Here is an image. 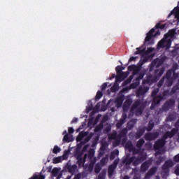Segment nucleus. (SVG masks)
Returning <instances> with one entry per match:
<instances>
[{"label":"nucleus","instance_id":"obj_1","mask_svg":"<svg viewBox=\"0 0 179 179\" xmlns=\"http://www.w3.org/2000/svg\"><path fill=\"white\" fill-rule=\"evenodd\" d=\"M174 34H176V30H171L164 36V38L159 42L158 47L161 48H170V47H171V42L174 40Z\"/></svg>","mask_w":179,"mask_h":179},{"label":"nucleus","instance_id":"obj_2","mask_svg":"<svg viewBox=\"0 0 179 179\" xmlns=\"http://www.w3.org/2000/svg\"><path fill=\"white\" fill-rule=\"evenodd\" d=\"M121 66H117L116 67V72L118 73V75L116 76V83L115 85L112 87V92H115L116 90H118V82H122L123 80L128 76V74L126 73H121Z\"/></svg>","mask_w":179,"mask_h":179},{"label":"nucleus","instance_id":"obj_3","mask_svg":"<svg viewBox=\"0 0 179 179\" xmlns=\"http://www.w3.org/2000/svg\"><path fill=\"white\" fill-rule=\"evenodd\" d=\"M177 132L176 129H173L171 132H167L164 135L163 139L159 140L155 143V145H154V148L155 150H159L161 148H163L164 146V140L167 139V138H173V136Z\"/></svg>","mask_w":179,"mask_h":179},{"label":"nucleus","instance_id":"obj_4","mask_svg":"<svg viewBox=\"0 0 179 179\" xmlns=\"http://www.w3.org/2000/svg\"><path fill=\"white\" fill-rule=\"evenodd\" d=\"M143 107H145V106L143 103H142V102L136 101L134 104L131 110L133 113H136L137 115H141V114H142V110H143Z\"/></svg>","mask_w":179,"mask_h":179},{"label":"nucleus","instance_id":"obj_5","mask_svg":"<svg viewBox=\"0 0 179 179\" xmlns=\"http://www.w3.org/2000/svg\"><path fill=\"white\" fill-rule=\"evenodd\" d=\"M68 156H69V152L66 151L64 152L63 156L53 158L52 162L55 164H58V163H61L62 160H65V159H68Z\"/></svg>","mask_w":179,"mask_h":179},{"label":"nucleus","instance_id":"obj_6","mask_svg":"<svg viewBox=\"0 0 179 179\" xmlns=\"http://www.w3.org/2000/svg\"><path fill=\"white\" fill-rule=\"evenodd\" d=\"M76 139L77 142H80V141H85L84 143H86V142H89L90 138L87 137V133L82 131L78 136Z\"/></svg>","mask_w":179,"mask_h":179},{"label":"nucleus","instance_id":"obj_7","mask_svg":"<svg viewBox=\"0 0 179 179\" xmlns=\"http://www.w3.org/2000/svg\"><path fill=\"white\" fill-rule=\"evenodd\" d=\"M123 100H124V95H122V94H120L115 101L117 108L121 107V106H122Z\"/></svg>","mask_w":179,"mask_h":179},{"label":"nucleus","instance_id":"obj_8","mask_svg":"<svg viewBox=\"0 0 179 179\" xmlns=\"http://www.w3.org/2000/svg\"><path fill=\"white\" fill-rule=\"evenodd\" d=\"M117 164H118V161L115 160L114 162V164L109 166L108 173H109L110 177L113 176V173H114V170L115 169V167H117Z\"/></svg>","mask_w":179,"mask_h":179},{"label":"nucleus","instance_id":"obj_9","mask_svg":"<svg viewBox=\"0 0 179 179\" xmlns=\"http://www.w3.org/2000/svg\"><path fill=\"white\" fill-rule=\"evenodd\" d=\"M157 136H158L157 133H155V134L150 133L145 136V139L147 141H153V139H156V138H157Z\"/></svg>","mask_w":179,"mask_h":179},{"label":"nucleus","instance_id":"obj_10","mask_svg":"<svg viewBox=\"0 0 179 179\" xmlns=\"http://www.w3.org/2000/svg\"><path fill=\"white\" fill-rule=\"evenodd\" d=\"M155 31V29H152L148 34L145 38V41H150L152 37H153V33Z\"/></svg>","mask_w":179,"mask_h":179},{"label":"nucleus","instance_id":"obj_11","mask_svg":"<svg viewBox=\"0 0 179 179\" xmlns=\"http://www.w3.org/2000/svg\"><path fill=\"white\" fill-rule=\"evenodd\" d=\"M149 166H150V161L144 163L142 166H141V170L142 171H146L148 170V169H149Z\"/></svg>","mask_w":179,"mask_h":179},{"label":"nucleus","instance_id":"obj_12","mask_svg":"<svg viewBox=\"0 0 179 179\" xmlns=\"http://www.w3.org/2000/svg\"><path fill=\"white\" fill-rule=\"evenodd\" d=\"M131 103H132V101L131 100V99H127L123 106V109L124 110H127V108H128V107L131 106Z\"/></svg>","mask_w":179,"mask_h":179},{"label":"nucleus","instance_id":"obj_13","mask_svg":"<svg viewBox=\"0 0 179 179\" xmlns=\"http://www.w3.org/2000/svg\"><path fill=\"white\" fill-rule=\"evenodd\" d=\"M171 75H173V78H176V76H177V74L174 73V71L171 70L166 74V78H168V80H170V78H171Z\"/></svg>","mask_w":179,"mask_h":179},{"label":"nucleus","instance_id":"obj_14","mask_svg":"<svg viewBox=\"0 0 179 179\" xmlns=\"http://www.w3.org/2000/svg\"><path fill=\"white\" fill-rule=\"evenodd\" d=\"M148 90V88L141 87L138 91V94H145Z\"/></svg>","mask_w":179,"mask_h":179},{"label":"nucleus","instance_id":"obj_15","mask_svg":"<svg viewBox=\"0 0 179 179\" xmlns=\"http://www.w3.org/2000/svg\"><path fill=\"white\" fill-rule=\"evenodd\" d=\"M63 141H65V142H72V141H73V139L72 138V136L66 134L64 136Z\"/></svg>","mask_w":179,"mask_h":179},{"label":"nucleus","instance_id":"obj_16","mask_svg":"<svg viewBox=\"0 0 179 179\" xmlns=\"http://www.w3.org/2000/svg\"><path fill=\"white\" fill-rule=\"evenodd\" d=\"M154 173H156V168H153L151 169L147 174V176L145 177V179H148V177H150V176H153Z\"/></svg>","mask_w":179,"mask_h":179},{"label":"nucleus","instance_id":"obj_17","mask_svg":"<svg viewBox=\"0 0 179 179\" xmlns=\"http://www.w3.org/2000/svg\"><path fill=\"white\" fill-rule=\"evenodd\" d=\"M127 149H129V152H132L134 150V146L132 145V143H127L126 144Z\"/></svg>","mask_w":179,"mask_h":179},{"label":"nucleus","instance_id":"obj_18","mask_svg":"<svg viewBox=\"0 0 179 179\" xmlns=\"http://www.w3.org/2000/svg\"><path fill=\"white\" fill-rule=\"evenodd\" d=\"M166 27H167V24H162L159 23L156 25L157 29H166Z\"/></svg>","mask_w":179,"mask_h":179},{"label":"nucleus","instance_id":"obj_19","mask_svg":"<svg viewBox=\"0 0 179 179\" xmlns=\"http://www.w3.org/2000/svg\"><path fill=\"white\" fill-rule=\"evenodd\" d=\"M139 86V79L138 78L136 82L131 85V89H135V87H138Z\"/></svg>","mask_w":179,"mask_h":179},{"label":"nucleus","instance_id":"obj_20","mask_svg":"<svg viewBox=\"0 0 179 179\" xmlns=\"http://www.w3.org/2000/svg\"><path fill=\"white\" fill-rule=\"evenodd\" d=\"M137 51L135 52V54H143L145 52V48H136Z\"/></svg>","mask_w":179,"mask_h":179},{"label":"nucleus","instance_id":"obj_21","mask_svg":"<svg viewBox=\"0 0 179 179\" xmlns=\"http://www.w3.org/2000/svg\"><path fill=\"white\" fill-rule=\"evenodd\" d=\"M61 152V148L58 147L57 145L55 146L53 148V153H59Z\"/></svg>","mask_w":179,"mask_h":179},{"label":"nucleus","instance_id":"obj_22","mask_svg":"<svg viewBox=\"0 0 179 179\" xmlns=\"http://www.w3.org/2000/svg\"><path fill=\"white\" fill-rule=\"evenodd\" d=\"M94 156V150H90L89 152L88 157H90V159H93Z\"/></svg>","mask_w":179,"mask_h":179},{"label":"nucleus","instance_id":"obj_23","mask_svg":"<svg viewBox=\"0 0 179 179\" xmlns=\"http://www.w3.org/2000/svg\"><path fill=\"white\" fill-rule=\"evenodd\" d=\"M45 177L43 175L35 176L29 179H44Z\"/></svg>","mask_w":179,"mask_h":179},{"label":"nucleus","instance_id":"obj_24","mask_svg":"<svg viewBox=\"0 0 179 179\" xmlns=\"http://www.w3.org/2000/svg\"><path fill=\"white\" fill-rule=\"evenodd\" d=\"M115 155H118V151L113 152L111 153L110 157V160H113L114 157H115Z\"/></svg>","mask_w":179,"mask_h":179},{"label":"nucleus","instance_id":"obj_25","mask_svg":"<svg viewBox=\"0 0 179 179\" xmlns=\"http://www.w3.org/2000/svg\"><path fill=\"white\" fill-rule=\"evenodd\" d=\"M103 96V93L101 92H98L96 96V100H99Z\"/></svg>","mask_w":179,"mask_h":179},{"label":"nucleus","instance_id":"obj_26","mask_svg":"<svg viewBox=\"0 0 179 179\" xmlns=\"http://www.w3.org/2000/svg\"><path fill=\"white\" fill-rule=\"evenodd\" d=\"M152 128H153V122H150L147 129L148 131H152Z\"/></svg>","mask_w":179,"mask_h":179},{"label":"nucleus","instance_id":"obj_27","mask_svg":"<svg viewBox=\"0 0 179 179\" xmlns=\"http://www.w3.org/2000/svg\"><path fill=\"white\" fill-rule=\"evenodd\" d=\"M143 143H145V141H143V140L138 141L137 143L138 148H141V146H142V145H143Z\"/></svg>","mask_w":179,"mask_h":179},{"label":"nucleus","instance_id":"obj_28","mask_svg":"<svg viewBox=\"0 0 179 179\" xmlns=\"http://www.w3.org/2000/svg\"><path fill=\"white\" fill-rule=\"evenodd\" d=\"M166 166H167V167H171L173 166V161H167L166 162Z\"/></svg>","mask_w":179,"mask_h":179},{"label":"nucleus","instance_id":"obj_29","mask_svg":"<svg viewBox=\"0 0 179 179\" xmlns=\"http://www.w3.org/2000/svg\"><path fill=\"white\" fill-rule=\"evenodd\" d=\"M59 172V169L58 168H55L52 170V173L53 174H55V176H57V174H58Z\"/></svg>","mask_w":179,"mask_h":179},{"label":"nucleus","instance_id":"obj_30","mask_svg":"<svg viewBox=\"0 0 179 179\" xmlns=\"http://www.w3.org/2000/svg\"><path fill=\"white\" fill-rule=\"evenodd\" d=\"M117 136V134H113L110 136H109L110 139H115V137Z\"/></svg>","mask_w":179,"mask_h":179},{"label":"nucleus","instance_id":"obj_31","mask_svg":"<svg viewBox=\"0 0 179 179\" xmlns=\"http://www.w3.org/2000/svg\"><path fill=\"white\" fill-rule=\"evenodd\" d=\"M92 106L90 105V106L87 107L86 111L87 113H90V111H92Z\"/></svg>","mask_w":179,"mask_h":179},{"label":"nucleus","instance_id":"obj_32","mask_svg":"<svg viewBox=\"0 0 179 179\" xmlns=\"http://www.w3.org/2000/svg\"><path fill=\"white\" fill-rule=\"evenodd\" d=\"M73 132H75V130L73 129V128H72V127L69 128V134H73Z\"/></svg>","mask_w":179,"mask_h":179},{"label":"nucleus","instance_id":"obj_33","mask_svg":"<svg viewBox=\"0 0 179 179\" xmlns=\"http://www.w3.org/2000/svg\"><path fill=\"white\" fill-rule=\"evenodd\" d=\"M103 129V126H102V125H100L99 127H96V128L95 129V131H96V132H99V129Z\"/></svg>","mask_w":179,"mask_h":179},{"label":"nucleus","instance_id":"obj_34","mask_svg":"<svg viewBox=\"0 0 179 179\" xmlns=\"http://www.w3.org/2000/svg\"><path fill=\"white\" fill-rule=\"evenodd\" d=\"M153 48H149L148 50H147V52H146V53L147 54H150V52H152V51H153Z\"/></svg>","mask_w":179,"mask_h":179},{"label":"nucleus","instance_id":"obj_35","mask_svg":"<svg viewBox=\"0 0 179 179\" xmlns=\"http://www.w3.org/2000/svg\"><path fill=\"white\" fill-rule=\"evenodd\" d=\"M175 162H179V154L174 157Z\"/></svg>","mask_w":179,"mask_h":179},{"label":"nucleus","instance_id":"obj_36","mask_svg":"<svg viewBox=\"0 0 179 179\" xmlns=\"http://www.w3.org/2000/svg\"><path fill=\"white\" fill-rule=\"evenodd\" d=\"M106 89H107V83H104L102 85V90H106Z\"/></svg>","mask_w":179,"mask_h":179},{"label":"nucleus","instance_id":"obj_37","mask_svg":"<svg viewBox=\"0 0 179 179\" xmlns=\"http://www.w3.org/2000/svg\"><path fill=\"white\" fill-rule=\"evenodd\" d=\"M136 57H130V59H129V62H132V61H135V59H136Z\"/></svg>","mask_w":179,"mask_h":179},{"label":"nucleus","instance_id":"obj_38","mask_svg":"<svg viewBox=\"0 0 179 179\" xmlns=\"http://www.w3.org/2000/svg\"><path fill=\"white\" fill-rule=\"evenodd\" d=\"M154 103H156L157 104H159V103H160V100L157 99H155L154 100Z\"/></svg>","mask_w":179,"mask_h":179},{"label":"nucleus","instance_id":"obj_39","mask_svg":"<svg viewBox=\"0 0 179 179\" xmlns=\"http://www.w3.org/2000/svg\"><path fill=\"white\" fill-rule=\"evenodd\" d=\"M135 68V66H129V71H132Z\"/></svg>","mask_w":179,"mask_h":179},{"label":"nucleus","instance_id":"obj_40","mask_svg":"<svg viewBox=\"0 0 179 179\" xmlns=\"http://www.w3.org/2000/svg\"><path fill=\"white\" fill-rule=\"evenodd\" d=\"M76 121H78V119H73L71 122H72V123L76 122Z\"/></svg>","mask_w":179,"mask_h":179},{"label":"nucleus","instance_id":"obj_41","mask_svg":"<svg viewBox=\"0 0 179 179\" xmlns=\"http://www.w3.org/2000/svg\"><path fill=\"white\" fill-rule=\"evenodd\" d=\"M111 103H113V101L110 100L108 103V106H110V104H111Z\"/></svg>","mask_w":179,"mask_h":179},{"label":"nucleus","instance_id":"obj_42","mask_svg":"<svg viewBox=\"0 0 179 179\" xmlns=\"http://www.w3.org/2000/svg\"><path fill=\"white\" fill-rule=\"evenodd\" d=\"M88 146H89V145H85V146L84 147V148H83V150H86V149H87Z\"/></svg>","mask_w":179,"mask_h":179},{"label":"nucleus","instance_id":"obj_43","mask_svg":"<svg viewBox=\"0 0 179 179\" xmlns=\"http://www.w3.org/2000/svg\"><path fill=\"white\" fill-rule=\"evenodd\" d=\"M132 162H134V157L130 158V162L129 163H132Z\"/></svg>","mask_w":179,"mask_h":179},{"label":"nucleus","instance_id":"obj_44","mask_svg":"<svg viewBox=\"0 0 179 179\" xmlns=\"http://www.w3.org/2000/svg\"><path fill=\"white\" fill-rule=\"evenodd\" d=\"M101 117V115H99L96 117V120H99Z\"/></svg>","mask_w":179,"mask_h":179},{"label":"nucleus","instance_id":"obj_45","mask_svg":"<svg viewBox=\"0 0 179 179\" xmlns=\"http://www.w3.org/2000/svg\"><path fill=\"white\" fill-rule=\"evenodd\" d=\"M176 174H179V168L176 169Z\"/></svg>","mask_w":179,"mask_h":179},{"label":"nucleus","instance_id":"obj_46","mask_svg":"<svg viewBox=\"0 0 179 179\" xmlns=\"http://www.w3.org/2000/svg\"><path fill=\"white\" fill-rule=\"evenodd\" d=\"M152 96H156V92H155V91L152 92Z\"/></svg>","mask_w":179,"mask_h":179},{"label":"nucleus","instance_id":"obj_47","mask_svg":"<svg viewBox=\"0 0 179 179\" xmlns=\"http://www.w3.org/2000/svg\"><path fill=\"white\" fill-rule=\"evenodd\" d=\"M87 157V155H85L84 157V160H86V158Z\"/></svg>","mask_w":179,"mask_h":179},{"label":"nucleus","instance_id":"obj_48","mask_svg":"<svg viewBox=\"0 0 179 179\" xmlns=\"http://www.w3.org/2000/svg\"><path fill=\"white\" fill-rule=\"evenodd\" d=\"M123 179H129V177L128 176H124V178Z\"/></svg>","mask_w":179,"mask_h":179},{"label":"nucleus","instance_id":"obj_49","mask_svg":"<svg viewBox=\"0 0 179 179\" xmlns=\"http://www.w3.org/2000/svg\"><path fill=\"white\" fill-rule=\"evenodd\" d=\"M171 85H173V83L171 82L169 84V86H171Z\"/></svg>","mask_w":179,"mask_h":179},{"label":"nucleus","instance_id":"obj_50","mask_svg":"<svg viewBox=\"0 0 179 179\" xmlns=\"http://www.w3.org/2000/svg\"><path fill=\"white\" fill-rule=\"evenodd\" d=\"M95 172L99 173V171H97V168L95 169Z\"/></svg>","mask_w":179,"mask_h":179},{"label":"nucleus","instance_id":"obj_51","mask_svg":"<svg viewBox=\"0 0 179 179\" xmlns=\"http://www.w3.org/2000/svg\"><path fill=\"white\" fill-rule=\"evenodd\" d=\"M158 34H160V33H159V32H157V34H155V36H157Z\"/></svg>","mask_w":179,"mask_h":179},{"label":"nucleus","instance_id":"obj_52","mask_svg":"<svg viewBox=\"0 0 179 179\" xmlns=\"http://www.w3.org/2000/svg\"><path fill=\"white\" fill-rule=\"evenodd\" d=\"M106 117H105L103 119V121H106Z\"/></svg>","mask_w":179,"mask_h":179},{"label":"nucleus","instance_id":"obj_53","mask_svg":"<svg viewBox=\"0 0 179 179\" xmlns=\"http://www.w3.org/2000/svg\"><path fill=\"white\" fill-rule=\"evenodd\" d=\"M111 111H115L114 108H111Z\"/></svg>","mask_w":179,"mask_h":179},{"label":"nucleus","instance_id":"obj_54","mask_svg":"<svg viewBox=\"0 0 179 179\" xmlns=\"http://www.w3.org/2000/svg\"><path fill=\"white\" fill-rule=\"evenodd\" d=\"M126 164H129V162H126Z\"/></svg>","mask_w":179,"mask_h":179},{"label":"nucleus","instance_id":"obj_55","mask_svg":"<svg viewBox=\"0 0 179 179\" xmlns=\"http://www.w3.org/2000/svg\"><path fill=\"white\" fill-rule=\"evenodd\" d=\"M121 69H124V68L122 67Z\"/></svg>","mask_w":179,"mask_h":179},{"label":"nucleus","instance_id":"obj_56","mask_svg":"<svg viewBox=\"0 0 179 179\" xmlns=\"http://www.w3.org/2000/svg\"><path fill=\"white\" fill-rule=\"evenodd\" d=\"M134 179H135V178H134Z\"/></svg>","mask_w":179,"mask_h":179}]
</instances>
